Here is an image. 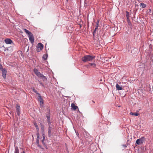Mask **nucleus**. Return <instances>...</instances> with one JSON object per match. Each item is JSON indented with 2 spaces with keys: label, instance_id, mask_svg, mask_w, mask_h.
Masks as SVG:
<instances>
[{
  "label": "nucleus",
  "instance_id": "obj_1",
  "mask_svg": "<svg viewBox=\"0 0 153 153\" xmlns=\"http://www.w3.org/2000/svg\"><path fill=\"white\" fill-rule=\"evenodd\" d=\"M95 56L90 55L84 56L82 58V60L84 62L91 61L95 58Z\"/></svg>",
  "mask_w": 153,
  "mask_h": 153
},
{
  "label": "nucleus",
  "instance_id": "obj_2",
  "mask_svg": "<svg viewBox=\"0 0 153 153\" xmlns=\"http://www.w3.org/2000/svg\"><path fill=\"white\" fill-rule=\"evenodd\" d=\"M145 141V139L144 137H142L137 140L136 141V144L137 145H140Z\"/></svg>",
  "mask_w": 153,
  "mask_h": 153
},
{
  "label": "nucleus",
  "instance_id": "obj_3",
  "mask_svg": "<svg viewBox=\"0 0 153 153\" xmlns=\"http://www.w3.org/2000/svg\"><path fill=\"white\" fill-rule=\"evenodd\" d=\"M44 45L41 43H39L36 46V51L37 52H39L42 50L43 48Z\"/></svg>",
  "mask_w": 153,
  "mask_h": 153
},
{
  "label": "nucleus",
  "instance_id": "obj_4",
  "mask_svg": "<svg viewBox=\"0 0 153 153\" xmlns=\"http://www.w3.org/2000/svg\"><path fill=\"white\" fill-rule=\"evenodd\" d=\"M38 100L39 102H40V105L41 106L43 107V101L42 98L40 94H39L38 97Z\"/></svg>",
  "mask_w": 153,
  "mask_h": 153
},
{
  "label": "nucleus",
  "instance_id": "obj_5",
  "mask_svg": "<svg viewBox=\"0 0 153 153\" xmlns=\"http://www.w3.org/2000/svg\"><path fill=\"white\" fill-rule=\"evenodd\" d=\"M50 111L48 108H47V111L46 113V117L47 118V121L48 122H51V119L50 118Z\"/></svg>",
  "mask_w": 153,
  "mask_h": 153
},
{
  "label": "nucleus",
  "instance_id": "obj_6",
  "mask_svg": "<svg viewBox=\"0 0 153 153\" xmlns=\"http://www.w3.org/2000/svg\"><path fill=\"white\" fill-rule=\"evenodd\" d=\"M36 75L38 77L41 78V79L43 80V81H45L47 80V79L46 78L45 76L42 74H41L39 72H38Z\"/></svg>",
  "mask_w": 153,
  "mask_h": 153
},
{
  "label": "nucleus",
  "instance_id": "obj_7",
  "mask_svg": "<svg viewBox=\"0 0 153 153\" xmlns=\"http://www.w3.org/2000/svg\"><path fill=\"white\" fill-rule=\"evenodd\" d=\"M28 36L29 38L30 41L32 43H33L34 42V38L33 34L31 33L30 34V35H29Z\"/></svg>",
  "mask_w": 153,
  "mask_h": 153
},
{
  "label": "nucleus",
  "instance_id": "obj_8",
  "mask_svg": "<svg viewBox=\"0 0 153 153\" xmlns=\"http://www.w3.org/2000/svg\"><path fill=\"white\" fill-rule=\"evenodd\" d=\"M2 72V75L4 79H6V76L7 74V70L5 68H3L1 70Z\"/></svg>",
  "mask_w": 153,
  "mask_h": 153
},
{
  "label": "nucleus",
  "instance_id": "obj_9",
  "mask_svg": "<svg viewBox=\"0 0 153 153\" xmlns=\"http://www.w3.org/2000/svg\"><path fill=\"white\" fill-rule=\"evenodd\" d=\"M52 127H48V134L49 137H50L51 136L53 135V134L52 133Z\"/></svg>",
  "mask_w": 153,
  "mask_h": 153
},
{
  "label": "nucleus",
  "instance_id": "obj_10",
  "mask_svg": "<svg viewBox=\"0 0 153 153\" xmlns=\"http://www.w3.org/2000/svg\"><path fill=\"white\" fill-rule=\"evenodd\" d=\"M4 42L7 44H10L12 42V41L10 39L6 38L4 40Z\"/></svg>",
  "mask_w": 153,
  "mask_h": 153
},
{
  "label": "nucleus",
  "instance_id": "obj_11",
  "mask_svg": "<svg viewBox=\"0 0 153 153\" xmlns=\"http://www.w3.org/2000/svg\"><path fill=\"white\" fill-rule=\"evenodd\" d=\"M116 90L118 91L122 90L123 89L118 84H116Z\"/></svg>",
  "mask_w": 153,
  "mask_h": 153
},
{
  "label": "nucleus",
  "instance_id": "obj_12",
  "mask_svg": "<svg viewBox=\"0 0 153 153\" xmlns=\"http://www.w3.org/2000/svg\"><path fill=\"white\" fill-rule=\"evenodd\" d=\"M71 106L72 108L74 110H76L78 107L77 106L75 105L74 103H72Z\"/></svg>",
  "mask_w": 153,
  "mask_h": 153
},
{
  "label": "nucleus",
  "instance_id": "obj_13",
  "mask_svg": "<svg viewBox=\"0 0 153 153\" xmlns=\"http://www.w3.org/2000/svg\"><path fill=\"white\" fill-rule=\"evenodd\" d=\"M23 30L27 34L28 36L31 33V32L26 29H23Z\"/></svg>",
  "mask_w": 153,
  "mask_h": 153
},
{
  "label": "nucleus",
  "instance_id": "obj_14",
  "mask_svg": "<svg viewBox=\"0 0 153 153\" xmlns=\"http://www.w3.org/2000/svg\"><path fill=\"white\" fill-rule=\"evenodd\" d=\"M14 153H19V150L18 147L17 146L15 147Z\"/></svg>",
  "mask_w": 153,
  "mask_h": 153
},
{
  "label": "nucleus",
  "instance_id": "obj_15",
  "mask_svg": "<svg viewBox=\"0 0 153 153\" xmlns=\"http://www.w3.org/2000/svg\"><path fill=\"white\" fill-rule=\"evenodd\" d=\"M140 6L143 8H145L146 7V5L145 4L142 3L140 4Z\"/></svg>",
  "mask_w": 153,
  "mask_h": 153
},
{
  "label": "nucleus",
  "instance_id": "obj_16",
  "mask_svg": "<svg viewBox=\"0 0 153 153\" xmlns=\"http://www.w3.org/2000/svg\"><path fill=\"white\" fill-rule=\"evenodd\" d=\"M41 129L42 130V133H45V128L43 125H41Z\"/></svg>",
  "mask_w": 153,
  "mask_h": 153
},
{
  "label": "nucleus",
  "instance_id": "obj_17",
  "mask_svg": "<svg viewBox=\"0 0 153 153\" xmlns=\"http://www.w3.org/2000/svg\"><path fill=\"white\" fill-rule=\"evenodd\" d=\"M130 114L131 115H134V116H137L139 115V114L137 113H134L131 112Z\"/></svg>",
  "mask_w": 153,
  "mask_h": 153
},
{
  "label": "nucleus",
  "instance_id": "obj_18",
  "mask_svg": "<svg viewBox=\"0 0 153 153\" xmlns=\"http://www.w3.org/2000/svg\"><path fill=\"white\" fill-rule=\"evenodd\" d=\"M32 90L33 92L35 93L36 94H38V96L39 95V94H40L38 92L35 88H33Z\"/></svg>",
  "mask_w": 153,
  "mask_h": 153
},
{
  "label": "nucleus",
  "instance_id": "obj_19",
  "mask_svg": "<svg viewBox=\"0 0 153 153\" xmlns=\"http://www.w3.org/2000/svg\"><path fill=\"white\" fill-rule=\"evenodd\" d=\"M34 124L35 126V127H36V129H37V131H39V127L37 125V124L36 123H34Z\"/></svg>",
  "mask_w": 153,
  "mask_h": 153
},
{
  "label": "nucleus",
  "instance_id": "obj_20",
  "mask_svg": "<svg viewBox=\"0 0 153 153\" xmlns=\"http://www.w3.org/2000/svg\"><path fill=\"white\" fill-rule=\"evenodd\" d=\"M33 71L36 75L37 74L38 72H39V71H38V70L36 68H34L33 69Z\"/></svg>",
  "mask_w": 153,
  "mask_h": 153
},
{
  "label": "nucleus",
  "instance_id": "obj_21",
  "mask_svg": "<svg viewBox=\"0 0 153 153\" xmlns=\"http://www.w3.org/2000/svg\"><path fill=\"white\" fill-rule=\"evenodd\" d=\"M99 20H97V21L96 22V27H98L99 26Z\"/></svg>",
  "mask_w": 153,
  "mask_h": 153
},
{
  "label": "nucleus",
  "instance_id": "obj_22",
  "mask_svg": "<svg viewBox=\"0 0 153 153\" xmlns=\"http://www.w3.org/2000/svg\"><path fill=\"white\" fill-rule=\"evenodd\" d=\"M39 132L36 134L37 138L36 139H39Z\"/></svg>",
  "mask_w": 153,
  "mask_h": 153
},
{
  "label": "nucleus",
  "instance_id": "obj_23",
  "mask_svg": "<svg viewBox=\"0 0 153 153\" xmlns=\"http://www.w3.org/2000/svg\"><path fill=\"white\" fill-rule=\"evenodd\" d=\"M129 12L126 11V16L127 17H129Z\"/></svg>",
  "mask_w": 153,
  "mask_h": 153
},
{
  "label": "nucleus",
  "instance_id": "obj_24",
  "mask_svg": "<svg viewBox=\"0 0 153 153\" xmlns=\"http://www.w3.org/2000/svg\"><path fill=\"white\" fill-rule=\"evenodd\" d=\"M42 136L43 137V139L42 140H44L45 139V133H42Z\"/></svg>",
  "mask_w": 153,
  "mask_h": 153
},
{
  "label": "nucleus",
  "instance_id": "obj_25",
  "mask_svg": "<svg viewBox=\"0 0 153 153\" xmlns=\"http://www.w3.org/2000/svg\"><path fill=\"white\" fill-rule=\"evenodd\" d=\"M16 113L18 116H19L20 114V113L19 111V110H16Z\"/></svg>",
  "mask_w": 153,
  "mask_h": 153
},
{
  "label": "nucleus",
  "instance_id": "obj_26",
  "mask_svg": "<svg viewBox=\"0 0 153 153\" xmlns=\"http://www.w3.org/2000/svg\"><path fill=\"white\" fill-rule=\"evenodd\" d=\"M20 106L18 105H17L16 106V110H19Z\"/></svg>",
  "mask_w": 153,
  "mask_h": 153
},
{
  "label": "nucleus",
  "instance_id": "obj_27",
  "mask_svg": "<svg viewBox=\"0 0 153 153\" xmlns=\"http://www.w3.org/2000/svg\"><path fill=\"white\" fill-rule=\"evenodd\" d=\"M48 125L49 127H51V122H48Z\"/></svg>",
  "mask_w": 153,
  "mask_h": 153
},
{
  "label": "nucleus",
  "instance_id": "obj_28",
  "mask_svg": "<svg viewBox=\"0 0 153 153\" xmlns=\"http://www.w3.org/2000/svg\"><path fill=\"white\" fill-rule=\"evenodd\" d=\"M38 82H39V83L40 84V85H42L43 87L44 86V84H43V83L41 82H40V81L39 80L38 81Z\"/></svg>",
  "mask_w": 153,
  "mask_h": 153
},
{
  "label": "nucleus",
  "instance_id": "obj_29",
  "mask_svg": "<svg viewBox=\"0 0 153 153\" xmlns=\"http://www.w3.org/2000/svg\"><path fill=\"white\" fill-rule=\"evenodd\" d=\"M39 139H36V143L37 145L39 144Z\"/></svg>",
  "mask_w": 153,
  "mask_h": 153
},
{
  "label": "nucleus",
  "instance_id": "obj_30",
  "mask_svg": "<svg viewBox=\"0 0 153 153\" xmlns=\"http://www.w3.org/2000/svg\"><path fill=\"white\" fill-rule=\"evenodd\" d=\"M47 56H43V58L45 60H46L47 59Z\"/></svg>",
  "mask_w": 153,
  "mask_h": 153
},
{
  "label": "nucleus",
  "instance_id": "obj_31",
  "mask_svg": "<svg viewBox=\"0 0 153 153\" xmlns=\"http://www.w3.org/2000/svg\"><path fill=\"white\" fill-rule=\"evenodd\" d=\"M37 146H38L39 148H40V149H43V148L39 144L37 145Z\"/></svg>",
  "mask_w": 153,
  "mask_h": 153
},
{
  "label": "nucleus",
  "instance_id": "obj_32",
  "mask_svg": "<svg viewBox=\"0 0 153 153\" xmlns=\"http://www.w3.org/2000/svg\"><path fill=\"white\" fill-rule=\"evenodd\" d=\"M128 144H125V145L123 144V145H122V146H123V147H124V148H126L128 146Z\"/></svg>",
  "mask_w": 153,
  "mask_h": 153
},
{
  "label": "nucleus",
  "instance_id": "obj_33",
  "mask_svg": "<svg viewBox=\"0 0 153 153\" xmlns=\"http://www.w3.org/2000/svg\"><path fill=\"white\" fill-rule=\"evenodd\" d=\"M98 27H96L94 30V33H96L97 29H98Z\"/></svg>",
  "mask_w": 153,
  "mask_h": 153
},
{
  "label": "nucleus",
  "instance_id": "obj_34",
  "mask_svg": "<svg viewBox=\"0 0 153 153\" xmlns=\"http://www.w3.org/2000/svg\"><path fill=\"white\" fill-rule=\"evenodd\" d=\"M42 144L44 145H45V143L44 142V140H42Z\"/></svg>",
  "mask_w": 153,
  "mask_h": 153
},
{
  "label": "nucleus",
  "instance_id": "obj_35",
  "mask_svg": "<svg viewBox=\"0 0 153 153\" xmlns=\"http://www.w3.org/2000/svg\"><path fill=\"white\" fill-rule=\"evenodd\" d=\"M90 64L91 65H93V66H95L96 65L94 63H91Z\"/></svg>",
  "mask_w": 153,
  "mask_h": 153
},
{
  "label": "nucleus",
  "instance_id": "obj_36",
  "mask_svg": "<svg viewBox=\"0 0 153 153\" xmlns=\"http://www.w3.org/2000/svg\"><path fill=\"white\" fill-rule=\"evenodd\" d=\"M2 65L0 63V70L3 69Z\"/></svg>",
  "mask_w": 153,
  "mask_h": 153
},
{
  "label": "nucleus",
  "instance_id": "obj_37",
  "mask_svg": "<svg viewBox=\"0 0 153 153\" xmlns=\"http://www.w3.org/2000/svg\"><path fill=\"white\" fill-rule=\"evenodd\" d=\"M127 19L128 22V21H129V17H127Z\"/></svg>",
  "mask_w": 153,
  "mask_h": 153
},
{
  "label": "nucleus",
  "instance_id": "obj_38",
  "mask_svg": "<svg viewBox=\"0 0 153 153\" xmlns=\"http://www.w3.org/2000/svg\"><path fill=\"white\" fill-rule=\"evenodd\" d=\"M94 33V31L93 32V36H94V35H95V33Z\"/></svg>",
  "mask_w": 153,
  "mask_h": 153
},
{
  "label": "nucleus",
  "instance_id": "obj_39",
  "mask_svg": "<svg viewBox=\"0 0 153 153\" xmlns=\"http://www.w3.org/2000/svg\"><path fill=\"white\" fill-rule=\"evenodd\" d=\"M44 146H45V147L46 148V149H48L47 146H46V145H44Z\"/></svg>",
  "mask_w": 153,
  "mask_h": 153
},
{
  "label": "nucleus",
  "instance_id": "obj_40",
  "mask_svg": "<svg viewBox=\"0 0 153 153\" xmlns=\"http://www.w3.org/2000/svg\"><path fill=\"white\" fill-rule=\"evenodd\" d=\"M92 102H93L94 103H95V102H94V101H93V100H92Z\"/></svg>",
  "mask_w": 153,
  "mask_h": 153
},
{
  "label": "nucleus",
  "instance_id": "obj_41",
  "mask_svg": "<svg viewBox=\"0 0 153 153\" xmlns=\"http://www.w3.org/2000/svg\"><path fill=\"white\" fill-rule=\"evenodd\" d=\"M22 153H25L24 151H23Z\"/></svg>",
  "mask_w": 153,
  "mask_h": 153
},
{
  "label": "nucleus",
  "instance_id": "obj_42",
  "mask_svg": "<svg viewBox=\"0 0 153 153\" xmlns=\"http://www.w3.org/2000/svg\"><path fill=\"white\" fill-rule=\"evenodd\" d=\"M77 134V135H79V134L78 133H77V134Z\"/></svg>",
  "mask_w": 153,
  "mask_h": 153
},
{
  "label": "nucleus",
  "instance_id": "obj_43",
  "mask_svg": "<svg viewBox=\"0 0 153 153\" xmlns=\"http://www.w3.org/2000/svg\"><path fill=\"white\" fill-rule=\"evenodd\" d=\"M6 50V49H5V50H4V51H5Z\"/></svg>",
  "mask_w": 153,
  "mask_h": 153
},
{
  "label": "nucleus",
  "instance_id": "obj_44",
  "mask_svg": "<svg viewBox=\"0 0 153 153\" xmlns=\"http://www.w3.org/2000/svg\"><path fill=\"white\" fill-rule=\"evenodd\" d=\"M67 0V1H68V0Z\"/></svg>",
  "mask_w": 153,
  "mask_h": 153
}]
</instances>
